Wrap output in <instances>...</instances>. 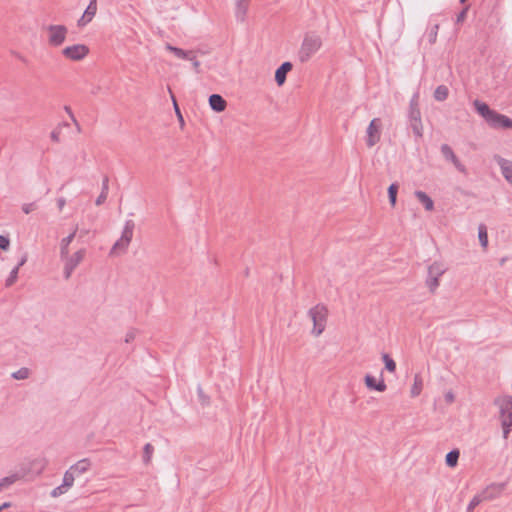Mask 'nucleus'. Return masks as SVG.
<instances>
[{"mask_svg":"<svg viewBox=\"0 0 512 512\" xmlns=\"http://www.w3.org/2000/svg\"><path fill=\"white\" fill-rule=\"evenodd\" d=\"M153 452H154L153 445L150 443L145 444V446L143 448V463L145 465H148L150 463Z\"/></svg>","mask_w":512,"mask_h":512,"instance_id":"nucleus-32","label":"nucleus"},{"mask_svg":"<svg viewBox=\"0 0 512 512\" xmlns=\"http://www.w3.org/2000/svg\"><path fill=\"white\" fill-rule=\"evenodd\" d=\"M89 47L85 44H75L67 46L62 50V54L65 58L72 61H80L89 54Z\"/></svg>","mask_w":512,"mask_h":512,"instance_id":"nucleus-7","label":"nucleus"},{"mask_svg":"<svg viewBox=\"0 0 512 512\" xmlns=\"http://www.w3.org/2000/svg\"><path fill=\"white\" fill-rule=\"evenodd\" d=\"M473 106H474L475 110L477 111V113L479 115H481L487 123H488V119H490L492 117L493 113L495 112V110H492L487 103L482 102L478 99H476L473 102Z\"/></svg>","mask_w":512,"mask_h":512,"instance_id":"nucleus-18","label":"nucleus"},{"mask_svg":"<svg viewBox=\"0 0 512 512\" xmlns=\"http://www.w3.org/2000/svg\"><path fill=\"white\" fill-rule=\"evenodd\" d=\"M293 64L289 61L283 62L275 71V82L282 86L286 82L287 74L292 70Z\"/></svg>","mask_w":512,"mask_h":512,"instance_id":"nucleus-16","label":"nucleus"},{"mask_svg":"<svg viewBox=\"0 0 512 512\" xmlns=\"http://www.w3.org/2000/svg\"><path fill=\"white\" fill-rule=\"evenodd\" d=\"M65 492H67V489L65 487H63V485L61 484L60 486L54 488L51 491V496L55 498V497H58V496L64 494Z\"/></svg>","mask_w":512,"mask_h":512,"instance_id":"nucleus-44","label":"nucleus"},{"mask_svg":"<svg viewBox=\"0 0 512 512\" xmlns=\"http://www.w3.org/2000/svg\"><path fill=\"white\" fill-rule=\"evenodd\" d=\"M488 125L494 129H512V119L495 111L492 117L488 119Z\"/></svg>","mask_w":512,"mask_h":512,"instance_id":"nucleus-9","label":"nucleus"},{"mask_svg":"<svg viewBox=\"0 0 512 512\" xmlns=\"http://www.w3.org/2000/svg\"><path fill=\"white\" fill-rule=\"evenodd\" d=\"M409 108H419V93H415L409 102Z\"/></svg>","mask_w":512,"mask_h":512,"instance_id":"nucleus-46","label":"nucleus"},{"mask_svg":"<svg viewBox=\"0 0 512 512\" xmlns=\"http://www.w3.org/2000/svg\"><path fill=\"white\" fill-rule=\"evenodd\" d=\"M469 8H470V6L467 5L457 14L456 24H460L465 21Z\"/></svg>","mask_w":512,"mask_h":512,"instance_id":"nucleus-38","label":"nucleus"},{"mask_svg":"<svg viewBox=\"0 0 512 512\" xmlns=\"http://www.w3.org/2000/svg\"><path fill=\"white\" fill-rule=\"evenodd\" d=\"M478 239L481 247L486 250L488 247V232L487 226L483 223L478 226Z\"/></svg>","mask_w":512,"mask_h":512,"instance_id":"nucleus-25","label":"nucleus"},{"mask_svg":"<svg viewBox=\"0 0 512 512\" xmlns=\"http://www.w3.org/2000/svg\"><path fill=\"white\" fill-rule=\"evenodd\" d=\"M47 31L49 33V44L53 47H59L64 43L68 29L65 25H49Z\"/></svg>","mask_w":512,"mask_h":512,"instance_id":"nucleus-5","label":"nucleus"},{"mask_svg":"<svg viewBox=\"0 0 512 512\" xmlns=\"http://www.w3.org/2000/svg\"><path fill=\"white\" fill-rule=\"evenodd\" d=\"M10 247V239L8 236L0 235V249L7 251Z\"/></svg>","mask_w":512,"mask_h":512,"instance_id":"nucleus-40","label":"nucleus"},{"mask_svg":"<svg viewBox=\"0 0 512 512\" xmlns=\"http://www.w3.org/2000/svg\"><path fill=\"white\" fill-rule=\"evenodd\" d=\"M483 496L476 495L472 498L467 507V512H472L482 501Z\"/></svg>","mask_w":512,"mask_h":512,"instance_id":"nucleus-37","label":"nucleus"},{"mask_svg":"<svg viewBox=\"0 0 512 512\" xmlns=\"http://www.w3.org/2000/svg\"><path fill=\"white\" fill-rule=\"evenodd\" d=\"M85 254H86V250L80 249V250L76 251L72 256L67 255V258L63 259V260H65L64 278L66 280H68L71 277L75 268L83 260Z\"/></svg>","mask_w":512,"mask_h":512,"instance_id":"nucleus-8","label":"nucleus"},{"mask_svg":"<svg viewBox=\"0 0 512 512\" xmlns=\"http://www.w3.org/2000/svg\"><path fill=\"white\" fill-rule=\"evenodd\" d=\"M460 457L459 449H452L446 454L445 463L448 467L453 468L458 464V460Z\"/></svg>","mask_w":512,"mask_h":512,"instance_id":"nucleus-24","label":"nucleus"},{"mask_svg":"<svg viewBox=\"0 0 512 512\" xmlns=\"http://www.w3.org/2000/svg\"><path fill=\"white\" fill-rule=\"evenodd\" d=\"M36 209V204L33 202V203H26L22 206V211L25 213V214H29L30 212H32L33 210Z\"/></svg>","mask_w":512,"mask_h":512,"instance_id":"nucleus-49","label":"nucleus"},{"mask_svg":"<svg viewBox=\"0 0 512 512\" xmlns=\"http://www.w3.org/2000/svg\"><path fill=\"white\" fill-rule=\"evenodd\" d=\"M494 161L499 165L504 179L512 185V161L495 154Z\"/></svg>","mask_w":512,"mask_h":512,"instance_id":"nucleus-11","label":"nucleus"},{"mask_svg":"<svg viewBox=\"0 0 512 512\" xmlns=\"http://www.w3.org/2000/svg\"><path fill=\"white\" fill-rule=\"evenodd\" d=\"M209 105L213 111L220 113L226 109L227 102L220 94H211L209 96Z\"/></svg>","mask_w":512,"mask_h":512,"instance_id":"nucleus-17","label":"nucleus"},{"mask_svg":"<svg viewBox=\"0 0 512 512\" xmlns=\"http://www.w3.org/2000/svg\"><path fill=\"white\" fill-rule=\"evenodd\" d=\"M506 487V483H493L489 485L482 493L484 500H492L501 495Z\"/></svg>","mask_w":512,"mask_h":512,"instance_id":"nucleus-14","label":"nucleus"},{"mask_svg":"<svg viewBox=\"0 0 512 512\" xmlns=\"http://www.w3.org/2000/svg\"><path fill=\"white\" fill-rule=\"evenodd\" d=\"M322 45L321 38L318 35H306L299 51V59L302 63L308 61L310 57L317 52Z\"/></svg>","mask_w":512,"mask_h":512,"instance_id":"nucleus-3","label":"nucleus"},{"mask_svg":"<svg viewBox=\"0 0 512 512\" xmlns=\"http://www.w3.org/2000/svg\"><path fill=\"white\" fill-rule=\"evenodd\" d=\"M97 12V0H90L86 10L84 11L81 18L78 20V27L86 26L95 16Z\"/></svg>","mask_w":512,"mask_h":512,"instance_id":"nucleus-12","label":"nucleus"},{"mask_svg":"<svg viewBox=\"0 0 512 512\" xmlns=\"http://www.w3.org/2000/svg\"><path fill=\"white\" fill-rule=\"evenodd\" d=\"M75 476L76 475L71 470L68 469L64 473V476H63V482H62L63 487H65L67 490L70 487H72L74 480H75Z\"/></svg>","mask_w":512,"mask_h":512,"instance_id":"nucleus-33","label":"nucleus"},{"mask_svg":"<svg viewBox=\"0 0 512 512\" xmlns=\"http://www.w3.org/2000/svg\"><path fill=\"white\" fill-rule=\"evenodd\" d=\"M245 275H246V276H248V275H249V269H248V268L245 270Z\"/></svg>","mask_w":512,"mask_h":512,"instance_id":"nucleus-61","label":"nucleus"},{"mask_svg":"<svg viewBox=\"0 0 512 512\" xmlns=\"http://www.w3.org/2000/svg\"><path fill=\"white\" fill-rule=\"evenodd\" d=\"M250 0H237L236 1V7H235V17L238 21L244 22L247 11L249 8Z\"/></svg>","mask_w":512,"mask_h":512,"instance_id":"nucleus-19","label":"nucleus"},{"mask_svg":"<svg viewBox=\"0 0 512 512\" xmlns=\"http://www.w3.org/2000/svg\"><path fill=\"white\" fill-rule=\"evenodd\" d=\"M453 398H454V397H453V394H452V393H448V394L446 395V400H447V401H449V402L453 401Z\"/></svg>","mask_w":512,"mask_h":512,"instance_id":"nucleus-58","label":"nucleus"},{"mask_svg":"<svg viewBox=\"0 0 512 512\" xmlns=\"http://www.w3.org/2000/svg\"><path fill=\"white\" fill-rule=\"evenodd\" d=\"M135 228V223L133 220H127L125 222L122 235L119 240L115 242L113 245L110 254H114L117 251H125L127 247L129 246L132 237H133V231Z\"/></svg>","mask_w":512,"mask_h":512,"instance_id":"nucleus-4","label":"nucleus"},{"mask_svg":"<svg viewBox=\"0 0 512 512\" xmlns=\"http://www.w3.org/2000/svg\"><path fill=\"white\" fill-rule=\"evenodd\" d=\"M426 285L431 293H434L439 286V278L427 277Z\"/></svg>","mask_w":512,"mask_h":512,"instance_id":"nucleus-36","label":"nucleus"},{"mask_svg":"<svg viewBox=\"0 0 512 512\" xmlns=\"http://www.w3.org/2000/svg\"><path fill=\"white\" fill-rule=\"evenodd\" d=\"M364 383L369 390L384 392L387 389V385L385 384V381L382 377L380 378V380H377L371 374L365 375Z\"/></svg>","mask_w":512,"mask_h":512,"instance_id":"nucleus-15","label":"nucleus"},{"mask_svg":"<svg viewBox=\"0 0 512 512\" xmlns=\"http://www.w3.org/2000/svg\"><path fill=\"white\" fill-rule=\"evenodd\" d=\"M31 467L29 470H35L37 474H40L44 468L46 467V463L43 461H37L30 464Z\"/></svg>","mask_w":512,"mask_h":512,"instance_id":"nucleus-39","label":"nucleus"},{"mask_svg":"<svg viewBox=\"0 0 512 512\" xmlns=\"http://www.w3.org/2000/svg\"><path fill=\"white\" fill-rule=\"evenodd\" d=\"M398 190H399V184L397 182L392 183L388 187V198H389V203L392 207L396 206Z\"/></svg>","mask_w":512,"mask_h":512,"instance_id":"nucleus-27","label":"nucleus"},{"mask_svg":"<svg viewBox=\"0 0 512 512\" xmlns=\"http://www.w3.org/2000/svg\"><path fill=\"white\" fill-rule=\"evenodd\" d=\"M410 127L416 138H421L423 136V125L421 118L409 120Z\"/></svg>","mask_w":512,"mask_h":512,"instance_id":"nucleus-28","label":"nucleus"},{"mask_svg":"<svg viewBox=\"0 0 512 512\" xmlns=\"http://www.w3.org/2000/svg\"><path fill=\"white\" fill-rule=\"evenodd\" d=\"M382 121L380 118H374L369 123L366 130V145L371 148L380 141Z\"/></svg>","mask_w":512,"mask_h":512,"instance_id":"nucleus-6","label":"nucleus"},{"mask_svg":"<svg viewBox=\"0 0 512 512\" xmlns=\"http://www.w3.org/2000/svg\"><path fill=\"white\" fill-rule=\"evenodd\" d=\"M506 261H507V257L501 258L499 261L500 266H503Z\"/></svg>","mask_w":512,"mask_h":512,"instance_id":"nucleus-59","label":"nucleus"},{"mask_svg":"<svg viewBox=\"0 0 512 512\" xmlns=\"http://www.w3.org/2000/svg\"><path fill=\"white\" fill-rule=\"evenodd\" d=\"M439 28V25H435L433 31L430 33V42H434L437 36V30Z\"/></svg>","mask_w":512,"mask_h":512,"instance_id":"nucleus-53","label":"nucleus"},{"mask_svg":"<svg viewBox=\"0 0 512 512\" xmlns=\"http://www.w3.org/2000/svg\"><path fill=\"white\" fill-rule=\"evenodd\" d=\"M18 271H19L18 267H14L12 269L8 278L6 279V282H5L6 287H10L16 282V280L18 278Z\"/></svg>","mask_w":512,"mask_h":512,"instance_id":"nucleus-35","label":"nucleus"},{"mask_svg":"<svg viewBox=\"0 0 512 512\" xmlns=\"http://www.w3.org/2000/svg\"><path fill=\"white\" fill-rule=\"evenodd\" d=\"M434 99L436 101H445L449 96V89L446 85H439L434 91Z\"/></svg>","mask_w":512,"mask_h":512,"instance_id":"nucleus-26","label":"nucleus"},{"mask_svg":"<svg viewBox=\"0 0 512 512\" xmlns=\"http://www.w3.org/2000/svg\"><path fill=\"white\" fill-rule=\"evenodd\" d=\"M494 405L499 408L503 438L508 439L512 430V396L498 397Z\"/></svg>","mask_w":512,"mask_h":512,"instance_id":"nucleus-1","label":"nucleus"},{"mask_svg":"<svg viewBox=\"0 0 512 512\" xmlns=\"http://www.w3.org/2000/svg\"><path fill=\"white\" fill-rule=\"evenodd\" d=\"M198 398L202 405L209 404V397L205 395L203 389L201 387H198L197 389Z\"/></svg>","mask_w":512,"mask_h":512,"instance_id":"nucleus-41","label":"nucleus"},{"mask_svg":"<svg viewBox=\"0 0 512 512\" xmlns=\"http://www.w3.org/2000/svg\"><path fill=\"white\" fill-rule=\"evenodd\" d=\"M382 360L385 365V369L389 372H395L396 371V362L390 357L389 354L383 353L382 354Z\"/></svg>","mask_w":512,"mask_h":512,"instance_id":"nucleus-31","label":"nucleus"},{"mask_svg":"<svg viewBox=\"0 0 512 512\" xmlns=\"http://www.w3.org/2000/svg\"><path fill=\"white\" fill-rule=\"evenodd\" d=\"M308 315L313 322L312 333L315 336H319L325 329L328 310L326 306L317 304L308 311Z\"/></svg>","mask_w":512,"mask_h":512,"instance_id":"nucleus-2","label":"nucleus"},{"mask_svg":"<svg viewBox=\"0 0 512 512\" xmlns=\"http://www.w3.org/2000/svg\"><path fill=\"white\" fill-rule=\"evenodd\" d=\"M27 259H28V255H27V253H24L23 256L21 257L20 261L16 265V267H18V269L20 267H22L27 262Z\"/></svg>","mask_w":512,"mask_h":512,"instance_id":"nucleus-54","label":"nucleus"},{"mask_svg":"<svg viewBox=\"0 0 512 512\" xmlns=\"http://www.w3.org/2000/svg\"><path fill=\"white\" fill-rule=\"evenodd\" d=\"M78 231V227L76 226L72 233H70L67 237L63 238L60 243V257L61 259L67 258L69 253V245L75 238V235Z\"/></svg>","mask_w":512,"mask_h":512,"instance_id":"nucleus-20","label":"nucleus"},{"mask_svg":"<svg viewBox=\"0 0 512 512\" xmlns=\"http://www.w3.org/2000/svg\"><path fill=\"white\" fill-rule=\"evenodd\" d=\"M60 134H61L60 127L55 128L51 132V134H50L51 140L54 141V142H59L60 141Z\"/></svg>","mask_w":512,"mask_h":512,"instance_id":"nucleus-47","label":"nucleus"},{"mask_svg":"<svg viewBox=\"0 0 512 512\" xmlns=\"http://www.w3.org/2000/svg\"><path fill=\"white\" fill-rule=\"evenodd\" d=\"M11 507V503L10 502H4L2 505H0V512L4 509H7Z\"/></svg>","mask_w":512,"mask_h":512,"instance_id":"nucleus-57","label":"nucleus"},{"mask_svg":"<svg viewBox=\"0 0 512 512\" xmlns=\"http://www.w3.org/2000/svg\"><path fill=\"white\" fill-rule=\"evenodd\" d=\"M65 204H66V200H65V198L60 197V198H58V199H57V206H58V208H59V210H60V211L63 209V207L65 206Z\"/></svg>","mask_w":512,"mask_h":512,"instance_id":"nucleus-55","label":"nucleus"},{"mask_svg":"<svg viewBox=\"0 0 512 512\" xmlns=\"http://www.w3.org/2000/svg\"><path fill=\"white\" fill-rule=\"evenodd\" d=\"M107 195L108 194L101 192L100 195L97 197L95 204L97 206H100L101 204H103L105 202V200L107 199Z\"/></svg>","mask_w":512,"mask_h":512,"instance_id":"nucleus-51","label":"nucleus"},{"mask_svg":"<svg viewBox=\"0 0 512 512\" xmlns=\"http://www.w3.org/2000/svg\"><path fill=\"white\" fill-rule=\"evenodd\" d=\"M440 150L445 160L452 162L459 172L466 174V167L460 162V160L458 159V157L455 155L454 151L448 144H442Z\"/></svg>","mask_w":512,"mask_h":512,"instance_id":"nucleus-10","label":"nucleus"},{"mask_svg":"<svg viewBox=\"0 0 512 512\" xmlns=\"http://www.w3.org/2000/svg\"><path fill=\"white\" fill-rule=\"evenodd\" d=\"M466 1H467V0H459V2H460L461 4H465V2H466Z\"/></svg>","mask_w":512,"mask_h":512,"instance_id":"nucleus-62","label":"nucleus"},{"mask_svg":"<svg viewBox=\"0 0 512 512\" xmlns=\"http://www.w3.org/2000/svg\"><path fill=\"white\" fill-rule=\"evenodd\" d=\"M29 470H26L24 468H21L19 471L6 476L0 480V491H2L4 488H7L11 486L12 484L16 483L17 481L23 479L28 474Z\"/></svg>","mask_w":512,"mask_h":512,"instance_id":"nucleus-13","label":"nucleus"},{"mask_svg":"<svg viewBox=\"0 0 512 512\" xmlns=\"http://www.w3.org/2000/svg\"><path fill=\"white\" fill-rule=\"evenodd\" d=\"M422 387H423V382H422L421 377L419 375H415L414 383L411 388V396L412 397L418 396L422 391Z\"/></svg>","mask_w":512,"mask_h":512,"instance_id":"nucleus-30","label":"nucleus"},{"mask_svg":"<svg viewBox=\"0 0 512 512\" xmlns=\"http://www.w3.org/2000/svg\"><path fill=\"white\" fill-rule=\"evenodd\" d=\"M408 118L409 120L421 118L420 108H409Z\"/></svg>","mask_w":512,"mask_h":512,"instance_id":"nucleus-42","label":"nucleus"},{"mask_svg":"<svg viewBox=\"0 0 512 512\" xmlns=\"http://www.w3.org/2000/svg\"><path fill=\"white\" fill-rule=\"evenodd\" d=\"M170 93H172V92L170 91ZM171 97H172V100H173L174 109H175V112H176V114H177V116H178V119H179V120H180V122L183 124V123H184V120H183L182 114H181V112H180V108H179V106H178V104H177V101H176V99H175V97H174V95H173V94H171Z\"/></svg>","mask_w":512,"mask_h":512,"instance_id":"nucleus-45","label":"nucleus"},{"mask_svg":"<svg viewBox=\"0 0 512 512\" xmlns=\"http://www.w3.org/2000/svg\"><path fill=\"white\" fill-rule=\"evenodd\" d=\"M136 332L137 331L135 329L129 330L125 336V342L126 343L132 342L136 337Z\"/></svg>","mask_w":512,"mask_h":512,"instance_id":"nucleus-50","label":"nucleus"},{"mask_svg":"<svg viewBox=\"0 0 512 512\" xmlns=\"http://www.w3.org/2000/svg\"><path fill=\"white\" fill-rule=\"evenodd\" d=\"M30 375V370L26 367H22L19 370L12 373V378L16 380L27 379Z\"/></svg>","mask_w":512,"mask_h":512,"instance_id":"nucleus-34","label":"nucleus"},{"mask_svg":"<svg viewBox=\"0 0 512 512\" xmlns=\"http://www.w3.org/2000/svg\"><path fill=\"white\" fill-rule=\"evenodd\" d=\"M16 55H17V57H18L21 61L26 62V60H25V58H24L23 56H21V55H19V54H16Z\"/></svg>","mask_w":512,"mask_h":512,"instance_id":"nucleus-60","label":"nucleus"},{"mask_svg":"<svg viewBox=\"0 0 512 512\" xmlns=\"http://www.w3.org/2000/svg\"><path fill=\"white\" fill-rule=\"evenodd\" d=\"M108 183H109V179H108L107 176H105L103 181H102V190H101V192L108 194V189H109Z\"/></svg>","mask_w":512,"mask_h":512,"instance_id":"nucleus-52","label":"nucleus"},{"mask_svg":"<svg viewBox=\"0 0 512 512\" xmlns=\"http://www.w3.org/2000/svg\"><path fill=\"white\" fill-rule=\"evenodd\" d=\"M91 467V461L88 458H84L79 460L77 463L72 465L69 470H71L75 475H81L87 472Z\"/></svg>","mask_w":512,"mask_h":512,"instance_id":"nucleus-22","label":"nucleus"},{"mask_svg":"<svg viewBox=\"0 0 512 512\" xmlns=\"http://www.w3.org/2000/svg\"><path fill=\"white\" fill-rule=\"evenodd\" d=\"M192 62L193 69L196 73H200V62L197 60L195 52L193 51V54L190 55L189 59Z\"/></svg>","mask_w":512,"mask_h":512,"instance_id":"nucleus-43","label":"nucleus"},{"mask_svg":"<svg viewBox=\"0 0 512 512\" xmlns=\"http://www.w3.org/2000/svg\"><path fill=\"white\" fill-rule=\"evenodd\" d=\"M443 273L444 269L442 268V266L439 263L434 262L432 265L428 267L427 277L440 278L443 275Z\"/></svg>","mask_w":512,"mask_h":512,"instance_id":"nucleus-29","label":"nucleus"},{"mask_svg":"<svg viewBox=\"0 0 512 512\" xmlns=\"http://www.w3.org/2000/svg\"><path fill=\"white\" fill-rule=\"evenodd\" d=\"M166 49L172 52L177 58L188 60L190 55L193 54V50H183L181 48L172 46L171 44L166 45Z\"/></svg>","mask_w":512,"mask_h":512,"instance_id":"nucleus-23","label":"nucleus"},{"mask_svg":"<svg viewBox=\"0 0 512 512\" xmlns=\"http://www.w3.org/2000/svg\"><path fill=\"white\" fill-rule=\"evenodd\" d=\"M64 110L65 112L69 115V117L71 118L72 122L77 126L78 129H80V126L71 110V107L70 106H64Z\"/></svg>","mask_w":512,"mask_h":512,"instance_id":"nucleus-48","label":"nucleus"},{"mask_svg":"<svg viewBox=\"0 0 512 512\" xmlns=\"http://www.w3.org/2000/svg\"><path fill=\"white\" fill-rule=\"evenodd\" d=\"M414 195L418 199V201L421 204H423L424 208L427 211H432L434 209V201L427 193H425L424 191H421V190H416L414 192Z\"/></svg>","mask_w":512,"mask_h":512,"instance_id":"nucleus-21","label":"nucleus"},{"mask_svg":"<svg viewBox=\"0 0 512 512\" xmlns=\"http://www.w3.org/2000/svg\"><path fill=\"white\" fill-rule=\"evenodd\" d=\"M87 234H89V230H87V229H81V230L79 231V237H80V238L85 237Z\"/></svg>","mask_w":512,"mask_h":512,"instance_id":"nucleus-56","label":"nucleus"}]
</instances>
